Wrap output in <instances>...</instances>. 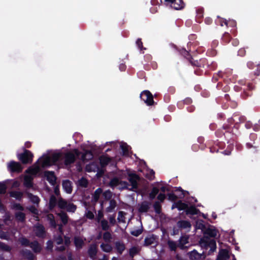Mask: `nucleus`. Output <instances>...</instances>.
Instances as JSON below:
<instances>
[{"instance_id":"09e8293b","label":"nucleus","mask_w":260,"mask_h":260,"mask_svg":"<svg viewBox=\"0 0 260 260\" xmlns=\"http://www.w3.org/2000/svg\"><path fill=\"white\" fill-rule=\"evenodd\" d=\"M103 238L105 242H109L112 239V235L109 232L107 231L104 233Z\"/></svg>"},{"instance_id":"6e6552de","label":"nucleus","mask_w":260,"mask_h":260,"mask_svg":"<svg viewBox=\"0 0 260 260\" xmlns=\"http://www.w3.org/2000/svg\"><path fill=\"white\" fill-rule=\"evenodd\" d=\"M140 98L147 106H152L154 104L153 96L149 90H144L140 94Z\"/></svg>"},{"instance_id":"49530a36","label":"nucleus","mask_w":260,"mask_h":260,"mask_svg":"<svg viewBox=\"0 0 260 260\" xmlns=\"http://www.w3.org/2000/svg\"><path fill=\"white\" fill-rule=\"evenodd\" d=\"M200 68H207L209 67V63L207 59L205 58H201L200 59Z\"/></svg>"},{"instance_id":"7ed1b4c3","label":"nucleus","mask_w":260,"mask_h":260,"mask_svg":"<svg viewBox=\"0 0 260 260\" xmlns=\"http://www.w3.org/2000/svg\"><path fill=\"white\" fill-rule=\"evenodd\" d=\"M62 155L60 153H54L51 157L43 156L39 160V163L42 167L50 166L54 163L60 161Z\"/></svg>"},{"instance_id":"c85d7f7f","label":"nucleus","mask_w":260,"mask_h":260,"mask_svg":"<svg viewBox=\"0 0 260 260\" xmlns=\"http://www.w3.org/2000/svg\"><path fill=\"white\" fill-rule=\"evenodd\" d=\"M110 205L106 209V211L107 212H111L116 207L117 203L114 199H112L110 200Z\"/></svg>"},{"instance_id":"aec40b11","label":"nucleus","mask_w":260,"mask_h":260,"mask_svg":"<svg viewBox=\"0 0 260 260\" xmlns=\"http://www.w3.org/2000/svg\"><path fill=\"white\" fill-rule=\"evenodd\" d=\"M230 258L229 252L226 249H222L219 251L216 260H228Z\"/></svg>"},{"instance_id":"c9c22d12","label":"nucleus","mask_w":260,"mask_h":260,"mask_svg":"<svg viewBox=\"0 0 260 260\" xmlns=\"http://www.w3.org/2000/svg\"><path fill=\"white\" fill-rule=\"evenodd\" d=\"M47 219L49 221L50 226L55 228L56 227V223L54 220V216L52 214H49L47 216Z\"/></svg>"},{"instance_id":"0eeeda50","label":"nucleus","mask_w":260,"mask_h":260,"mask_svg":"<svg viewBox=\"0 0 260 260\" xmlns=\"http://www.w3.org/2000/svg\"><path fill=\"white\" fill-rule=\"evenodd\" d=\"M17 157L23 164H26L32 162L33 154L30 151L24 149L23 153L18 154Z\"/></svg>"},{"instance_id":"6e6d98bb","label":"nucleus","mask_w":260,"mask_h":260,"mask_svg":"<svg viewBox=\"0 0 260 260\" xmlns=\"http://www.w3.org/2000/svg\"><path fill=\"white\" fill-rule=\"evenodd\" d=\"M142 232H143V229L141 228V229H139L137 230L132 231L130 232V233L132 235H133L134 236L138 237L140 235H141L142 233Z\"/></svg>"},{"instance_id":"69168bd1","label":"nucleus","mask_w":260,"mask_h":260,"mask_svg":"<svg viewBox=\"0 0 260 260\" xmlns=\"http://www.w3.org/2000/svg\"><path fill=\"white\" fill-rule=\"evenodd\" d=\"M168 200L171 201H175L178 197L176 195H175L174 193H169L168 194Z\"/></svg>"},{"instance_id":"c03bdc74","label":"nucleus","mask_w":260,"mask_h":260,"mask_svg":"<svg viewBox=\"0 0 260 260\" xmlns=\"http://www.w3.org/2000/svg\"><path fill=\"white\" fill-rule=\"evenodd\" d=\"M76 208V205L72 203H68L66 209L68 212L74 213L75 212Z\"/></svg>"},{"instance_id":"13d9d810","label":"nucleus","mask_w":260,"mask_h":260,"mask_svg":"<svg viewBox=\"0 0 260 260\" xmlns=\"http://www.w3.org/2000/svg\"><path fill=\"white\" fill-rule=\"evenodd\" d=\"M28 197L32 202L35 204H38L40 200L39 198L31 194H28Z\"/></svg>"},{"instance_id":"39448f33","label":"nucleus","mask_w":260,"mask_h":260,"mask_svg":"<svg viewBox=\"0 0 260 260\" xmlns=\"http://www.w3.org/2000/svg\"><path fill=\"white\" fill-rule=\"evenodd\" d=\"M128 176L127 179L130 182L132 186L131 190H133L134 189H137L138 187V181L140 180V177L136 173L132 172L130 171L127 172Z\"/></svg>"},{"instance_id":"5701e85b","label":"nucleus","mask_w":260,"mask_h":260,"mask_svg":"<svg viewBox=\"0 0 260 260\" xmlns=\"http://www.w3.org/2000/svg\"><path fill=\"white\" fill-rule=\"evenodd\" d=\"M97 253V247L96 244H93L90 246L88 250V254L89 256L92 258L94 259L96 257Z\"/></svg>"},{"instance_id":"9d476101","label":"nucleus","mask_w":260,"mask_h":260,"mask_svg":"<svg viewBox=\"0 0 260 260\" xmlns=\"http://www.w3.org/2000/svg\"><path fill=\"white\" fill-rule=\"evenodd\" d=\"M112 160V157L107 154L99 156V164L102 168H105Z\"/></svg>"},{"instance_id":"20e7f679","label":"nucleus","mask_w":260,"mask_h":260,"mask_svg":"<svg viewBox=\"0 0 260 260\" xmlns=\"http://www.w3.org/2000/svg\"><path fill=\"white\" fill-rule=\"evenodd\" d=\"M161 4L170 6L175 10H179L184 8L185 4L182 0H160Z\"/></svg>"},{"instance_id":"6ab92c4d","label":"nucleus","mask_w":260,"mask_h":260,"mask_svg":"<svg viewBox=\"0 0 260 260\" xmlns=\"http://www.w3.org/2000/svg\"><path fill=\"white\" fill-rule=\"evenodd\" d=\"M177 225L180 229H189L191 226V224L189 221L180 220L177 222Z\"/></svg>"},{"instance_id":"dca6fc26","label":"nucleus","mask_w":260,"mask_h":260,"mask_svg":"<svg viewBox=\"0 0 260 260\" xmlns=\"http://www.w3.org/2000/svg\"><path fill=\"white\" fill-rule=\"evenodd\" d=\"M34 232L37 236L44 237L45 235L44 228L42 225H37L34 227Z\"/></svg>"},{"instance_id":"ea45409f","label":"nucleus","mask_w":260,"mask_h":260,"mask_svg":"<svg viewBox=\"0 0 260 260\" xmlns=\"http://www.w3.org/2000/svg\"><path fill=\"white\" fill-rule=\"evenodd\" d=\"M178 51L182 56L186 58L188 61L189 60V59H190V57H192L189 54V51L186 50L185 48L179 49Z\"/></svg>"},{"instance_id":"ddd939ff","label":"nucleus","mask_w":260,"mask_h":260,"mask_svg":"<svg viewBox=\"0 0 260 260\" xmlns=\"http://www.w3.org/2000/svg\"><path fill=\"white\" fill-rule=\"evenodd\" d=\"M219 23L220 26H223V24L226 25L227 27H235L237 25V22L234 20H229L220 18L219 20Z\"/></svg>"},{"instance_id":"f3484780","label":"nucleus","mask_w":260,"mask_h":260,"mask_svg":"<svg viewBox=\"0 0 260 260\" xmlns=\"http://www.w3.org/2000/svg\"><path fill=\"white\" fill-rule=\"evenodd\" d=\"M45 176L47 181L52 185H54L56 182V177L53 172L47 171L45 172Z\"/></svg>"},{"instance_id":"3c124183","label":"nucleus","mask_w":260,"mask_h":260,"mask_svg":"<svg viewBox=\"0 0 260 260\" xmlns=\"http://www.w3.org/2000/svg\"><path fill=\"white\" fill-rule=\"evenodd\" d=\"M103 195L106 201H109L111 200L112 197V193L110 190H108L103 192Z\"/></svg>"},{"instance_id":"c756f323","label":"nucleus","mask_w":260,"mask_h":260,"mask_svg":"<svg viewBox=\"0 0 260 260\" xmlns=\"http://www.w3.org/2000/svg\"><path fill=\"white\" fill-rule=\"evenodd\" d=\"M32 178L30 175H26L24 177V184L25 186L27 187H30L32 186Z\"/></svg>"},{"instance_id":"f704fd0d","label":"nucleus","mask_w":260,"mask_h":260,"mask_svg":"<svg viewBox=\"0 0 260 260\" xmlns=\"http://www.w3.org/2000/svg\"><path fill=\"white\" fill-rule=\"evenodd\" d=\"M153 208L155 213L160 214L161 213V205L158 201H155L153 204Z\"/></svg>"},{"instance_id":"bb28decb","label":"nucleus","mask_w":260,"mask_h":260,"mask_svg":"<svg viewBox=\"0 0 260 260\" xmlns=\"http://www.w3.org/2000/svg\"><path fill=\"white\" fill-rule=\"evenodd\" d=\"M57 215L60 217L63 224L66 225L67 224L69 218L66 213L61 211L60 213H57Z\"/></svg>"},{"instance_id":"338daca9","label":"nucleus","mask_w":260,"mask_h":260,"mask_svg":"<svg viewBox=\"0 0 260 260\" xmlns=\"http://www.w3.org/2000/svg\"><path fill=\"white\" fill-rule=\"evenodd\" d=\"M197 228L201 230L203 233H204V230H205V229L207 228L206 225L202 222H199L197 223Z\"/></svg>"},{"instance_id":"b1692460","label":"nucleus","mask_w":260,"mask_h":260,"mask_svg":"<svg viewBox=\"0 0 260 260\" xmlns=\"http://www.w3.org/2000/svg\"><path fill=\"white\" fill-rule=\"evenodd\" d=\"M253 89V86L251 83H248L246 88H244V92L242 94L243 98H246L251 95L250 91Z\"/></svg>"},{"instance_id":"1a4fd4ad","label":"nucleus","mask_w":260,"mask_h":260,"mask_svg":"<svg viewBox=\"0 0 260 260\" xmlns=\"http://www.w3.org/2000/svg\"><path fill=\"white\" fill-rule=\"evenodd\" d=\"M7 167L8 170L12 173H20L23 169L21 165L19 162L14 161L9 162L7 165Z\"/></svg>"},{"instance_id":"f8f14e48","label":"nucleus","mask_w":260,"mask_h":260,"mask_svg":"<svg viewBox=\"0 0 260 260\" xmlns=\"http://www.w3.org/2000/svg\"><path fill=\"white\" fill-rule=\"evenodd\" d=\"M151 203L148 201H143L139 205L138 211L140 213H146L148 212Z\"/></svg>"},{"instance_id":"4d7b16f0","label":"nucleus","mask_w":260,"mask_h":260,"mask_svg":"<svg viewBox=\"0 0 260 260\" xmlns=\"http://www.w3.org/2000/svg\"><path fill=\"white\" fill-rule=\"evenodd\" d=\"M113 142H106L104 145L103 144H102L101 145H99V147H98V149H99V155L102 152V151L104 150L105 148L109 145V144H113Z\"/></svg>"},{"instance_id":"9b49d317","label":"nucleus","mask_w":260,"mask_h":260,"mask_svg":"<svg viewBox=\"0 0 260 260\" xmlns=\"http://www.w3.org/2000/svg\"><path fill=\"white\" fill-rule=\"evenodd\" d=\"M114 249L118 255H121L126 249L125 245L122 241H115L114 242Z\"/></svg>"},{"instance_id":"f257e3e1","label":"nucleus","mask_w":260,"mask_h":260,"mask_svg":"<svg viewBox=\"0 0 260 260\" xmlns=\"http://www.w3.org/2000/svg\"><path fill=\"white\" fill-rule=\"evenodd\" d=\"M235 122V120L233 118H230L228 119V123H224L222 128L224 130V138L228 141V143L230 142H234L236 138V135L234 133L233 129L237 130L239 128L238 122Z\"/></svg>"},{"instance_id":"7c9ffc66","label":"nucleus","mask_w":260,"mask_h":260,"mask_svg":"<svg viewBox=\"0 0 260 260\" xmlns=\"http://www.w3.org/2000/svg\"><path fill=\"white\" fill-rule=\"evenodd\" d=\"M100 223L101 228L103 231H107L110 229V225L107 220L105 219H102Z\"/></svg>"},{"instance_id":"e433bc0d","label":"nucleus","mask_w":260,"mask_h":260,"mask_svg":"<svg viewBox=\"0 0 260 260\" xmlns=\"http://www.w3.org/2000/svg\"><path fill=\"white\" fill-rule=\"evenodd\" d=\"M120 148L122 151L123 156H128V146L125 143H123L120 145Z\"/></svg>"},{"instance_id":"0e129e2a","label":"nucleus","mask_w":260,"mask_h":260,"mask_svg":"<svg viewBox=\"0 0 260 260\" xmlns=\"http://www.w3.org/2000/svg\"><path fill=\"white\" fill-rule=\"evenodd\" d=\"M25 215L22 212H18L16 213V218L17 220L23 221L24 219Z\"/></svg>"},{"instance_id":"79ce46f5","label":"nucleus","mask_w":260,"mask_h":260,"mask_svg":"<svg viewBox=\"0 0 260 260\" xmlns=\"http://www.w3.org/2000/svg\"><path fill=\"white\" fill-rule=\"evenodd\" d=\"M224 145L221 142H218L217 146H213L209 148L210 151L211 153L218 152L219 151V148L221 147V145Z\"/></svg>"},{"instance_id":"72a5a7b5","label":"nucleus","mask_w":260,"mask_h":260,"mask_svg":"<svg viewBox=\"0 0 260 260\" xmlns=\"http://www.w3.org/2000/svg\"><path fill=\"white\" fill-rule=\"evenodd\" d=\"M231 40V36L230 34L228 32H225L222 37L221 41L222 42L225 44H228Z\"/></svg>"},{"instance_id":"4be33fe9","label":"nucleus","mask_w":260,"mask_h":260,"mask_svg":"<svg viewBox=\"0 0 260 260\" xmlns=\"http://www.w3.org/2000/svg\"><path fill=\"white\" fill-rule=\"evenodd\" d=\"M140 251L141 249L138 246H132L131 248H129L128 251L129 257L132 258H133L135 256L140 253Z\"/></svg>"},{"instance_id":"864d4df0","label":"nucleus","mask_w":260,"mask_h":260,"mask_svg":"<svg viewBox=\"0 0 260 260\" xmlns=\"http://www.w3.org/2000/svg\"><path fill=\"white\" fill-rule=\"evenodd\" d=\"M22 193L20 191H12L10 192V196L17 199H20L22 197Z\"/></svg>"},{"instance_id":"cd10ccee","label":"nucleus","mask_w":260,"mask_h":260,"mask_svg":"<svg viewBox=\"0 0 260 260\" xmlns=\"http://www.w3.org/2000/svg\"><path fill=\"white\" fill-rule=\"evenodd\" d=\"M40 171V167L37 165H34L32 167L28 168L26 171V172L29 173L31 175H36Z\"/></svg>"},{"instance_id":"a878e982","label":"nucleus","mask_w":260,"mask_h":260,"mask_svg":"<svg viewBox=\"0 0 260 260\" xmlns=\"http://www.w3.org/2000/svg\"><path fill=\"white\" fill-rule=\"evenodd\" d=\"M84 240L79 237L74 238V244L77 249L81 248L84 244Z\"/></svg>"},{"instance_id":"2eb2a0df","label":"nucleus","mask_w":260,"mask_h":260,"mask_svg":"<svg viewBox=\"0 0 260 260\" xmlns=\"http://www.w3.org/2000/svg\"><path fill=\"white\" fill-rule=\"evenodd\" d=\"M189 237L188 235L181 236L178 240V247L181 249H184V245L187 244L189 241Z\"/></svg>"},{"instance_id":"052dcab7","label":"nucleus","mask_w":260,"mask_h":260,"mask_svg":"<svg viewBox=\"0 0 260 260\" xmlns=\"http://www.w3.org/2000/svg\"><path fill=\"white\" fill-rule=\"evenodd\" d=\"M56 204V199L55 197L52 196L49 201V207L50 209H52L55 206Z\"/></svg>"},{"instance_id":"e2e57ef3","label":"nucleus","mask_w":260,"mask_h":260,"mask_svg":"<svg viewBox=\"0 0 260 260\" xmlns=\"http://www.w3.org/2000/svg\"><path fill=\"white\" fill-rule=\"evenodd\" d=\"M96 166L94 164H89L86 167V170L88 172L95 171Z\"/></svg>"},{"instance_id":"5fc2aeb1","label":"nucleus","mask_w":260,"mask_h":260,"mask_svg":"<svg viewBox=\"0 0 260 260\" xmlns=\"http://www.w3.org/2000/svg\"><path fill=\"white\" fill-rule=\"evenodd\" d=\"M189 61L192 66L200 68V60H194L192 57H190Z\"/></svg>"},{"instance_id":"a19ab883","label":"nucleus","mask_w":260,"mask_h":260,"mask_svg":"<svg viewBox=\"0 0 260 260\" xmlns=\"http://www.w3.org/2000/svg\"><path fill=\"white\" fill-rule=\"evenodd\" d=\"M189 257L192 260H198L200 257V255L196 250H193L189 252Z\"/></svg>"},{"instance_id":"774afa93","label":"nucleus","mask_w":260,"mask_h":260,"mask_svg":"<svg viewBox=\"0 0 260 260\" xmlns=\"http://www.w3.org/2000/svg\"><path fill=\"white\" fill-rule=\"evenodd\" d=\"M217 63L215 62L212 61L209 64V67L207 68L211 70H214L216 69Z\"/></svg>"},{"instance_id":"423d86ee","label":"nucleus","mask_w":260,"mask_h":260,"mask_svg":"<svg viewBox=\"0 0 260 260\" xmlns=\"http://www.w3.org/2000/svg\"><path fill=\"white\" fill-rule=\"evenodd\" d=\"M62 157L60 158V160L63 158L64 159V163L66 165H69L74 162L76 157H78L80 154V152L76 149L72 152L67 153L64 156L60 153Z\"/></svg>"},{"instance_id":"2f4dec72","label":"nucleus","mask_w":260,"mask_h":260,"mask_svg":"<svg viewBox=\"0 0 260 260\" xmlns=\"http://www.w3.org/2000/svg\"><path fill=\"white\" fill-rule=\"evenodd\" d=\"M169 248L171 251H175L178 247V244H176V242L169 240L167 242Z\"/></svg>"},{"instance_id":"de8ad7c7","label":"nucleus","mask_w":260,"mask_h":260,"mask_svg":"<svg viewBox=\"0 0 260 260\" xmlns=\"http://www.w3.org/2000/svg\"><path fill=\"white\" fill-rule=\"evenodd\" d=\"M30 247L35 252H39L41 249V246L39 244V243L37 242H34L31 243L30 244Z\"/></svg>"},{"instance_id":"bf43d9fd","label":"nucleus","mask_w":260,"mask_h":260,"mask_svg":"<svg viewBox=\"0 0 260 260\" xmlns=\"http://www.w3.org/2000/svg\"><path fill=\"white\" fill-rule=\"evenodd\" d=\"M136 44H137V46H138V48L140 50H146V48L143 47V43L142 42L141 39L139 38L137 40Z\"/></svg>"},{"instance_id":"412c9836","label":"nucleus","mask_w":260,"mask_h":260,"mask_svg":"<svg viewBox=\"0 0 260 260\" xmlns=\"http://www.w3.org/2000/svg\"><path fill=\"white\" fill-rule=\"evenodd\" d=\"M124 184V185H127L128 184L127 182L126 181H120L119 178L117 177H115L111 179L109 185L111 187H114L118 186L119 184Z\"/></svg>"},{"instance_id":"58836bf2","label":"nucleus","mask_w":260,"mask_h":260,"mask_svg":"<svg viewBox=\"0 0 260 260\" xmlns=\"http://www.w3.org/2000/svg\"><path fill=\"white\" fill-rule=\"evenodd\" d=\"M159 190V189L157 187H153L149 193V197L150 199L153 200L158 193Z\"/></svg>"},{"instance_id":"8fccbe9b","label":"nucleus","mask_w":260,"mask_h":260,"mask_svg":"<svg viewBox=\"0 0 260 260\" xmlns=\"http://www.w3.org/2000/svg\"><path fill=\"white\" fill-rule=\"evenodd\" d=\"M125 213L123 211H119L117 219L119 222H125Z\"/></svg>"},{"instance_id":"4c0bfd02","label":"nucleus","mask_w":260,"mask_h":260,"mask_svg":"<svg viewBox=\"0 0 260 260\" xmlns=\"http://www.w3.org/2000/svg\"><path fill=\"white\" fill-rule=\"evenodd\" d=\"M100 247L103 251L106 252H110L112 250V246L108 243H102L101 244Z\"/></svg>"},{"instance_id":"4468645a","label":"nucleus","mask_w":260,"mask_h":260,"mask_svg":"<svg viewBox=\"0 0 260 260\" xmlns=\"http://www.w3.org/2000/svg\"><path fill=\"white\" fill-rule=\"evenodd\" d=\"M188 207V204L182 202V201L179 200L176 202H175L172 207V209H173L175 208H177L179 211L185 210L186 211V208Z\"/></svg>"},{"instance_id":"a18cd8bd","label":"nucleus","mask_w":260,"mask_h":260,"mask_svg":"<svg viewBox=\"0 0 260 260\" xmlns=\"http://www.w3.org/2000/svg\"><path fill=\"white\" fill-rule=\"evenodd\" d=\"M92 158V154L89 151H87L85 153L82 154L81 156V159L83 160H90Z\"/></svg>"},{"instance_id":"603ef678","label":"nucleus","mask_w":260,"mask_h":260,"mask_svg":"<svg viewBox=\"0 0 260 260\" xmlns=\"http://www.w3.org/2000/svg\"><path fill=\"white\" fill-rule=\"evenodd\" d=\"M154 239L151 237H147L144 240V246H149L153 243Z\"/></svg>"},{"instance_id":"393cba45","label":"nucleus","mask_w":260,"mask_h":260,"mask_svg":"<svg viewBox=\"0 0 260 260\" xmlns=\"http://www.w3.org/2000/svg\"><path fill=\"white\" fill-rule=\"evenodd\" d=\"M62 187L67 193H71L72 191L71 182L69 180H65L62 182Z\"/></svg>"},{"instance_id":"f03ea898","label":"nucleus","mask_w":260,"mask_h":260,"mask_svg":"<svg viewBox=\"0 0 260 260\" xmlns=\"http://www.w3.org/2000/svg\"><path fill=\"white\" fill-rule=\"evenodd\" d=\"M204 236L200 239V243L205 247H214L216 248V242L214 240H210V237L215 238L217 235V230L215 229L207 228L203 233Z\"/></svg>"},{"instance_id":"a211bd4d","label":"nucleus","mask_w":260,"mask_h":260,"mask_svg":"<svg viewBox=\"0 0 260 260\" xmlns=\"http://www.w3.org/2000/svg\"><path fill=\"white\" fill-rule=\"evenodd\" d=\"M200 212L199 209H197L194 205L188 206L185 211V214L187 215H195L198 214Z\"/></svg>"},{"instance_id":"473e14b6","label":"nucleus","mask_w":260,"mask_h":260,"mask_svg":"<svg viewBox=\"0 0 260 260\" xmlns=\"http://www.w3.org/2000/svg\"><path fill=\"white\" fill-rule=\"evenodd\" d=\"M228 143L229 144L227 148L225 150H224L223 151L221 152V153H223V154H224L225 155H229L231 154V152L233 150V148H234V143H233V142H230V143Z\"/></svg>"},{"instance_id":"37998d69","label":"nucleus","mask_w":260,"mask_h":260,"mask_svg":"<svg viewBox=\"0 0 260 260\" xmlns=\"http://www.w3.org/2000/svg\"><path fill=\"white\" fill-rule=\"evenodd\" d=\"M68 203L66 201L64 200L62 198H60L58 201L57 205L60 209H64L66 208Z\"/></svg>"},{"instance_id":"680f3d73","label":"nucleus","mask_w":260,"mask_h":260,"mask_svg":"<svg viewBox=\"0 0 260 260\" xmlns=\"http://www.w3.org/2000/svg\"><path fill=\"white\" fill-rule=\"evenodd\" d=\"M79 184L82 187H86L87 185V180L84 178H82L78 181Z\"/></svg>"}]
</instances>
